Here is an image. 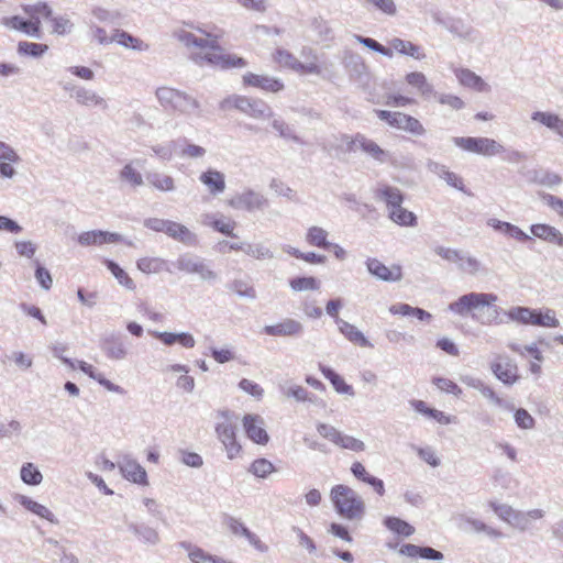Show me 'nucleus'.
Returning a JSON list of instances; mask_svg holds the SVG:
<instances>
[{
  "label": "nucleus",
  "instance_id": "1",
  "mask_svg": "<svg viewBox=\"0 0 563 563\" xmlns=\"http://www.w3.org/2000/svg\"><path fill=\"white\" fill-rule=\"evenodd\" d=\"M196 31L197 33L181 31L177 36L189 49L191 59L197 64H210L221 69L244 68L247 65L245 58L220 46L221 32L203 31L201 29Z\"/></svg>",
  "mask_w": 563,
  "mask_h": 563
},
{
  "label": "nucleus",
  "instance_id": "2",
  "mask_svg": "<svg viewBox=\"0 0 563 563\" xmlns=\"http://www.w3.org/2000/svg\"><path fill=\"white\" fill-rule=\"evenodd\" d=\"M330 499L336 514L343 519L350 521L362 520L366 506L362 496L353 488L338 484L331 488Z\"/></svg>",
  "mask_w": 563,
  "mask_h": 563
},
{
  "label": "nucleus",
  "instance_id": "3",
  "mask_svg": "<svg viewBox=\"0 0 563 563\" xmlns=\"http://www.w3.org/2000/svg\"><path fill=\"white\" fill-rule=\"evenodd\" d=\"M156 98L162 108L172 114L189 115L199 110V101L185 91L163 86L156 89Z\"/></svg>",
  "mask_w": 563,
  "mask_h": 563
},
{
  "label": "nucleus",
  "instance_id": "4",
  "mask_svg": "<svg viewBox=\"0 0 563 563\" xmlns=\"http://www.w3.org/2000/svg\"><path fill=\"white\" fill-rule=\"evenodd\" d=\"M22 10L30 20H23L18 15L9 16L2 20L3 25L29 35L40 36L41 18L48 19L52 15L49 5L46 2H37L35 4L22 5Z\"/></svg>",
  "mask_w": 563,
  "mask_h": 563
},
{
  "label": "nucleus",
  "instance_id": "5",
  "mask_svg": "<svg viewBox=\"0 0 563 563\" xmlns=\"http://www.w3.org/2000/svg\"><path fill=\"white\" fill-rule=\"evenodd\" d=\"M489 368L493 375L505 386H514L521 379L519 366L509 355L497 354L490 362Z\"/></svg>",
  "mask_w": 563,
  "mask_h": 563
},
{
  "label": "nucleus",
  "instance_id": "6",
  "mask_svg": "<svg viewBox=\"0 0 563 563\" xmlns=\"http://www.w3.org/2000/svg\"><path fill=\"white\" fill-rule=\"evenodd\" d=\"M454 143L456 146L466 152L484 156H495L501 154L505 151L501 144L488 137H455Z\"/></svg>",
  "mask_w": 563,
  "mask_h": 563
},
{
  "label": "nucleus",
  "instance_id": "7",
  "mask_svg": "<svg viewBox=\"0 0 563 563\" xmlns=\"http://www.w3.org/2000/svg\"><path fill=\"white\" fill-rule=\"evenodd\" d=\"M497 300V296L485 292H471L460 297L451 305V310L459 314H465L475 309L493 305Z\"/></svg>",
  "mask_w": 563,
  "mask_h": 563
},
{
  "label": "nucleus",
  "instance_id": "8",
  "mask_svg": "<svg viewBox=\"0 0 563 563\" xmlns=\"http://www.w3.org/2000/svg\"><path fill=\"white\" fill-rule=\"evenodd\" d=\"M273 60L278 66L289 68L300 75H319L321 73V67L318 63L312 62L309 64H302L290 52L283 48H278L273 53Z\"/></svg>",
  "mask_w": 563,
  "mask_h": 563
},
{
  "label": "nucleus",
  "instance_id": "9",
  "mask_svg": "<svg viewBox=\"0 0 563 563\" xmlns=\"http://www.w3.org/2000/svg\"><path fill=\"white\" fill-rule=\"evenodd\" d=\"M244 431L247 438L254 443L265 445L269 441V435L265 430L264 419L260 415L247 413L242 419Z\"/></svg>",
  "mask_w": 563,
  "mask_h": 563
},
{
  "label": "nucleus",
  "instance_id": "10",
  "mask_svg": "<svg viewBox=\"0 0 563 563\" xmlns=\"http://www.w3.org/2000/svg\"><path fill=\"white\" fill-rule=\"evenodd\" d=\"M242 84L244 87L258 88L265 92H279L284 89V82L275 77L267 75H260L254 73H246L242 76Z\"/></svg>",
  "mask_w": 563,
  "mask_h": 563
},
{
  "label": "nucleus",
  "instance_id": "11",
  "mask_svg": "<svg viewBox=\"0 0 563 563\" xmlns=\"http://www.w3.org/2000/svg\"><path fill=\"white\" fill-rule=\"evenodd\" d=\"M319 433L335 443L336 445L352 450L354 452H361L364 450V443L355 438L350 435H344L333 427L328 424H320L318 427Z\"/></svg>",
  "mask_w": 563,
  "mask_h": 563
},
{
  "label": "nucleus",
  "instance_id": "12",
  "mask_svg": "<svg viewBox=\"0 0 563 563\" xmlns=\"http://www.w3.org/2000/svg\"><path fill=\"white\" fill-rule=\"evenodd\" d=\"M122 241L119 233L108 232L102 230L86 231L79 234L78 243L82 246L114 244Z\"/></svg>",
  "mask_w": 563,
  "mask_h": 563
},
{
  "label": "nucleus",
  "instance_id": "13",
  "mask_svg": "<svg viewBox=\"0 0 563 563\" xmlns=\"http://www.w3.org/2000/svg\"><path fill=\"white\" fill-rule=\"evenodd\" d=\"M366 265L371 274L385 282H397L402 277V268L400 265L386 266L377 258H368Z\"/></svg>",
  "mask_w": 563,
  "mask_h": 563
},
{
  "label": "nucleus",
  "instance_id": "14",
  "mask_svg": "<svg viewBox=\"0 0 563 563\" xmlns=\"http://www.w3.org/2000/svg\"><path fill=\"white\" fill-rule=\"evenodd\" d=\"M357 146L364 153L379 163H384L389 158L387 151L382 148L375 141L367 139L365 135L357 133L351 141V147Z\"/></svg>",
  "mask_w": 563,
  "mask_h": 563
},
{
  "label": "nucleus",
  "instance_id": "15",
  "mask_svg": "<svg viewBox=\"0 0 563 563\" xmlns=\"http://www.w3.org/2000/svg\"><path fill=\"white\" fill-rule=\"evenodd\" d=\"M508 347L516 354L525 357L526 355H530L534 361L530 363L529 371L539 376L542 372L541 364L544 360L542 351L537 346L536 343L521 346L518 343H510Z\"/></svg>",
  "mask_w": 563,
  "mask_h": 563
},
{
  "label": "nucleus",
  "instance_id": "16",
  "mask_svg": "<svg viewBox=\"0 0 563 563\" xmlns=\"http://www.w3.org/2000/svg\"><path fill=\"white\" fill-rule=\"evenodd\" d=\"M263 332L271 336H298L302 332V324L291 318H287L276 324L265 325Z\"/></svg>",
  "mask_w": 563,
  "mask_h": 563
},
{
  "label": "nucleus",
  "instance_id": "17",
  "mask_svg": "<svg viewBox=\"0 0 563 563\" xmlns=\"http://www.w3.org/2000/svg\"><path fill=\"white\" fill-rule=\"evenodd\" d=\"M180 547L188 552V558L192 563H234L233 561L210 554L203 549L192 545L189 542H181Z\"/></svg>",
  "mask_w": 563,
  "mask_h": 563
},
{
  "label": "nucleus",
  "instance_id": "18",
  "mask_svg": "<svg viewBox=\"0 0 563 563\" xmlns=\"http://www.w3.org/2000/svg\"><path fill=\"white\" fill-rule=\"evenodd\" d=\"M199 180L207 187L209 194L217 196L225 190V176L216 169H207L201 173Z\"/></svg>",
  "mask_w": 563,
  "mask_h": 563
},
{
  "label": "nucleus",
  "instance_id": "19",
  "mask_svg": "<svg viewBox=\"0 0 563 563\" xmlns=\"http://www.w3.org/2000/svg\"><path fill=\"white\" fill-rule=\"evenodd\" d=\"M530 231L536 238L563 247V233L556 228L545 223H537L531 225Z\"/></svg>",
  "mask_w": 563,
  "mask_h": 563
},
{
  "label": "nucleus",
  "instance_id": "20",
  "mask_svg": "<svg viewBox=\"0 0 563 563\" xmlns=\"http://www.w3.org/2000/svg\"><path fill=\"white\" fill-rule=\"evenodd\" d=\"M120 471L124 478L135 484H147V475L145 470L136 463V460H123L119 464Z\"/></svg>",
  "mask_w": 563,
  "mask_h": 563
},
{
  "label": "nucleus",
  "instance_id": "21",
  "mask_svg": "<svg viewBox=\"0 0 563 563\" xmlns=\"http://www.w3.org/2000/svg\"><path fill=\"white\" fill-rule=\"evenodd\" d=\"M455 76L460 84L478 92L488 91V85L475 73L466 68L456 69Z\"/></svg>",
  "mask_w": 563,
  "mask_h": 563
},
{
  "label": "nucleus",
  "instance_id": "22",
  "mask_svg": "<svg viewBox=\"0 0 563 563\" xmlns=\"http://www.w3.org/2000/svg\"><path fill=\"white\" fill-rule=\"evenodd\" d=\"M16 500L19 501L20 505H22L26 510L31 511L32 514L43 519H46L52 523L57 522V519L55 518L54 514L46 506L24 495H19L16 497Z\"/></svg>",
  "mask_w": 563,
  "mask_h": 563
},
{
  "label": "nucleus",
  "instance_id": "23",
  "mask_svg": "<svg viewBox=\"0 0 563 563\" xmlns=\"http://www.w3.org/2000/svg\"><path fill=\"white\" fill-rule=\"evenodd\" d=\"M220 416L223 418V422L218 423L216 431L220 440L225 446H235V428L232 423L228 412H221Z\"/></svg>",
  "mask_w": 563,
  "mask_h": 563
},
{
  "label": "nucleus",
  "instance_id": "24",
  "mask_svg": "<svg viewBox=\"0 0 563 563\" xmlns=\"http://www.w3.org/2000/svg\"><path fill=\"white\" fill-rule=\"evenodd\" d=\"M388 48H390L393 53L397 52L402 55L411 56L416 59H421L424 57V53L422 52L420 46L398 37H395L389 41Z\"/></svg>",
  "mask_w": 563,
  "mask_h": 563
},
{
  "label": "nucleus",
  "instance_id": "25",
  "mask_svg": "<svg viewBox=\"0 0 563 563\" xmlns=\"http://www.w3.org/2000/svg\"><path fill=\"white\" fill-rule=\"evenodd\" d=\"M75 99L79 104L85 107L107 108V102L102 97L97 95L95 91L82 87L76 90Z\"/></svg>",
  "mask_w": 563,
  "mask_h": 563
},
{
  "label": "nucleus",
  "instance_id": "26",
  "mask_svg": "<svg viewBox=\"0 0 563 563\" xmlns=\"http://www.w3.org/2000/svg\"><path fill=\"white\" fill-rule=\"evenodd\" d=\"M532 120L538 121L544 126L555 131L563 136V119L555 113L537 111L532 114Z\"/></svg>",
  "mask_w": 563,
  "mask_h": 563
},
{
  "label": "nucleus",
  "instance_id": "27",
  "mask_svg": "<svg viewBox=\"0 0 563 563\" xmlns=\"http://www.w3.org/2000/svg\"><path fill=\"white\" fill-rule=\"evenodd\" d=\"M532 321V325L543 328H558L560 325L555 311L549 308L539 310L533 309Z\"/></svg>",
  "mask_w": 563,
  "mask_h": 563
},
{
  "label": "nucleus",
  "instance_id": "28",
  "mask_svg": "<svg viewBox=\"0 0 563 563\" xmlns=\"http://www.w3.org/2000/svg\"><path fill=\"white\" fill-rule=\"evenodd\" d=\"M320 371L323 374V376L330 380L333 388L339 394H346V395L354 394L353 387L351 385L346 384L344 378L342 376H340L339 374H336L333 369H331L330 367L320 365Z\"/></svg>",
  "mask_w": 563,
  "mask_h": 563
},
{
  "label": "nucleus",
  "instance_id": "29",
  "mask_svg": "<svg viewBox=\"0 0 563 563\" xmlns=\"http://www.w3.org/2000/svg\"><path fill=\"white\" fill-rule=\"evenodd\" d=\"M376 195L386 202L389 210L399 207L404 201V196L400 190L388 185L379 187Z\"/></svg>",
  "mask_w": 563,
  "mask_h": 563
},
{
  "label": "nucleus",
  "instance_id": "30",
  "mask_svg": "<svg viewBox=\"0 0 563 563\" xmlns=\"http://www.w3.org/2000/svg\"><path fill=\"white\" fill-rule=\"evenodd\" d=\"M329 233L321 227H310L306 234V241L309 245L328 250L331 243L328 241Z\"/></svg>",
  "mask_w": 563,
  "mask_h": 563
},
{
  "label": "nucleus",
  "instance_id": "31",
  "mask_svg": "<svg viewBox=\"0 0 563 563\" xmlns=\"http://www.w3.org/2000/svg\"><path fill=\"white\" fill-rule=\"evenodd\" d=\"M103 264L111 272V274L115 277L118 283L125 287L129 290H135L136 285L132 277L123 269L121 268L115 262L111 260H104Z\"/></svg>",
  "mask_w": 563,
  "mask_h": 563
},
{
  "label": "nucleus",
  "instance_id": "32",
  "mask_svg": "<svg viewBox=\"0 0 563 563\" xmlns=\"http://www.w3.org/2000/svg\"><path fill=\"white\" fill-rule=\"evenodd\" d=\"M351 472L357 479L363 481L373 486L377 494H384L385 489L383 481L369 475L366 472L365 467L360 462H356L352 465Z\"/></svg>",
  "mask_w": 563,
  "mask_h": 563
},
{
  "label": "nucleus",
  "instance_id": "33",
  "mask_svg": "<svg viewBox=\"0 0 563 563\" xmlns=\"http://www.w3.org/2000/svg\"><path fill=\"white\" fill-rule=\"evenodd\" d=\"M340 331L349 339L352 343L366 347L371 346V343L366 340L364 334L353 324L339 320Z\"/></svg>",
  "mask_w": 563,
  "mask_h": 563
},
{
  "label": "nucleus",
  "instance_id": "34",
  "mask_svg": "<svg viewBox=\"0 0 563 563\" xmlns=\"http://www.w3.org/2000/svg\"><path fill=\"white\" fill-rule=\"evenodd\" d=\"M78 367L87 374L89 377L97 380L100 385L107 388L110 391L114 393H123L122 388L118 385H114L110 380L106 379L101 373H97L95 367L91 364H88L84 361L78 362Z\"/></svg>",
  "mask_w": 563,
  "mask_h": 563
},
{
  "label": "nucleus",
  "instance_id": "35",
  "mask_svg": "<svg viewBox=\"0 0 563 563\" xmlns=\"http://www.w3.org/2000/svg\"><path fill=\"white\" fill-rule=\"evenodd\" d=\"M112 42H117L118 44L133 48L137 51H143L147 48V45L140 38L132 36L131 34L117 30L114 34L111 36Z\"/></svg>",
  "mask_w": 563,
  "mask_h": 563
},
{
  "label": "nucleus",
  "instance_id": "36",
  "mask_svg": "<svg viewBox=\"0 0 563 563\" xmlns=\"http://www.w3.org/2000/svg\"><path fill=\"white\" fill-rule=\"evenodd\" d=\"M129 530L145 543L155 545L159 542L158 532L148 526H139L135 523H130Z\"/></svg>",
  "mask_w": 563,
  "mask_h": 563
},
{
  "label": "nucleus",
  "instance_id": "37",
  "mask_svg": "<svg viewBox=\"0 0 563 563\" xmlns=\"http://www.w3.org/2000/svg\"><path fill=\"white\" fill-rule=\"evenodd\" d=\"M389 218L399 225L413 227L417 223V217L401 205L389 210Z\"/></svg>",
  "mask_w": 563,
  "mask_h": 563
},
{
  "label": "nucleus",
  "instance_id": "38",
  "mask_svg": "<svg viewBox=\"0 0 563 563\" xmlns=\"http://www.w3.org/2000/svg\"><path fill=\"white\" fill-rule=\"evenodd\" d=\"M20 476L23 483L31 486L41 484L43 475L38 467L31 462L24 463L20 470Z\"/></svg>",
  "mask_w": 563,
  "mask_h": 563
},
{
  "label": "nucleus",
  "instance_id": "39",
  "mask_svg": "<svg viewBox=\"0 0 563 563\" xmlns=\"http://www.w3.org/2000/svg\"><path fill=\"white\" fill-rule=\"evenodd\" d=\"M137 268L144 274H157L165 269L166 262L159 257H142L136 262Z\"/></svg>",
  "mask_w": 563,
  "mask_h": 563
},
{
  "label": "nucleus",
  "instance_id": "40",
  "mask_svg": "<svg viewBox=\"0 0 563 563\" xmlns=\"http://www.w3.org/2000/svg\"><path fill=\"white\" fill-rule=\"evenodd\" d=\"M162 229L163 232L181 242H186L191 239L190 231L180 223L167 221V223H162Z\"/></svg>",
  "mask_w": 563,
  "mask_h": 563
},
{
  "label": "nucleus",
  "instance_id": "41",
  "mask_svg": "<svg viewBox=\"0 0 563 563\" xmlns=\"http://www.w3.org/2000/svg\"><path fill=\"white\" fill-rule=\"evenodd\" d=\"M294 291H316L320 288V282L312 276L295 277L289 280Z\"/></svg>",
  "mask_w": 563,
  "mask_h": 563
},
{
  "label": "nucleus",
  "instance_id": "42",
  "mask_svg": "<svg viewBox=\"0 0 563 563\" xmlns=\"http://www.w3.org/2000/svg\"><path fill=\"white\" fill-rule=\"evenodd\" d=\"M278 466H275L271 460H253L249 467V472L258 478H266L269 474L277 472Z\"/></svg>",
  "mask_w": 563,
  "mask_h": 563
},
{
  "label": "nucleus",
  "instance_id": "43",
  "mask_svg": "<svg viewBox=\"0 0 563 563\" xmlns=\"http://www.w3.org/2000/svg\"><path fill=\"white\" fill-rule=\"evenodd\" d=\"M437 174L449 186H451L460 191H464V192L466 191L462 177L460 175H457L456 173L449 170L445 166H438Z\"/></svg>",
  "mask_w": 563,
  "mask_h": 563
},
{
  "label": "nucleus",
  "instance_id": "44",
  "mask_svg": "<svg viewBox=\"0 0 563 563\" xmlns=\"http://www.w3.org/2000/svg\"><path fill=\"white\" fill-rule=\"evenodd\" d=\"M385 526L397 534L409 537L415 532V528L402 519L397 517H387Z\"/></svg>",
  "mask_w": 563,
  "mask_h": 563
},
{
  "label": "nucleus",
  "instance_id": "45",
  "mask_svg": "<svg viewBox=\"0 0 563 563\" xmlns=\"http://www.w3.org/2000/svg\"><path fill=\"white\" fill-rule=\"evenodd\" d=\"M150 184L161 191H172L175 188L173 177L162 173H154L148 176Z\"/></svg>",
  "mask_w": 563,
  "mask_h": 563
},
{
  "label": "nucleus",
  "instance_id": "46",
  "mask_svg": "<svg viewBox=\"0 0 563 563\" xmlns=\"http://www.w3.org/2000/svg\"><path fill=\"white\" fill-rule=\"evenodd\" d=\"M406 81L408 85L417 88L422 95L432 92V87L428 84L426 76L420 71L407 74Z\"/></svg>",
  "mask_w": 563,
  "mask_h": 563
},
{
  "label": "nucleus",
  "instance_id": "47",
  "mask_svg": "<svg viewBox=\"0 0 563 563\" xmlns=\"http://www.w3.org/2000/svg\"><path fill=\"white\" fill-rule=\"evenodd\" d=\"M244 113L255 119H262L271 115V109L264 101L250 98Z\"/></svg>",
  "mask_w": 563,
  "mask_h": 563
},
{
  "label": "nucleus",
  "instance_id": "48",
  "mask_svg": "<svg viewBox=\"0 0 563 563\" xmlns=\"http://www.w3.org/2000/svg\"><path fill=\"white\" fill-rule=\"evenodd\" d=\"M48 49V46L46 44L42 43H33V42H26L22 41L18 44V53L20 55H29L33 57H38L46 53Z\"/></svg>",
  "mask_w": 563,
  "mask_h": 563
},
{
  "label": "nucleus",
  "instance_id": "49",
  "mask_svg": "<svg viewBox=\"0 0 563 563\" xmlns=\"http://www.w3.org/2000/svg\"><path fill=\"white\" fill-rule=\"evenodd\" d=\"M508 317L518 323L532 325L533 309L526 307H514L508 311Z\"/></svg>",
  "mask_w": 563,
  "mask_h": 563
},
{
  "label": "nucleus",
  "instance_id": "50",
  "mask_svg": "<svg viewBox=\"0 0 563 563\" xmlns=\"http://www.w3.org/2000/svg\"><path fill=\"white\" fill-rule=\"evenodd\" d=\"M432 384L443 393L452 394L456 397L462 395V388L452 379L445 377H433Z\"/></svg>",
  "mask_w": 563,
  "mask_h": 563
},
{
  "label": "nucleus",
  "instance_id": "51",
  "mask_svg": "<svg viewBox=\"0 0 563 563\" xmlns=\"http://www.w3.org/2000/svg\"><path fill=\"white\" fill-rule=\"evenodd\" d=\"M249 100H250V98H247L245 96L233 95V96L225 98L221 102V109H223V110L238 109L241 112H244L249 106Z\"/></svg>",
  "mask_w": 563,
  "mask_h": 563
},
{
  "label": "nucleus",
  "instance_id": "52",
  "mask_svg": "<svg viewBox=\"0 0 563 563\" xmlns=\"http://www.w3.org/2000/svg\"><path fill=\"white\" fill-rule=\"evenodd\" d=\"M106 354L110 358L121 360L125 356L126 351L124 344L115 339L108 340L104 347Z\"/></svg>",
  "mask_w": 563,
  "mask_h": 563
},
{
  "label": "nucleus",
  "instance_id": "53",
  "mask_svg": "<svg viewBox=\"0 0 563 563\" xmlns=\"http://www.w3.org/2000/svg\"><path fill=\"white\" fill-rule=\"evenodd\" d=\"M465 522L467 523V526L470 527V529L474 532H484L486 533L487 536L489 537H494V538H499L501 537V532L487 526L486 523H484L483 521L478 520V519H472V518H467L465 520Z\"/></svg>",
  "mask_w": 563,
  "mask_h": 563
},
{
  "label": "nucleus",
  "instance_id": "54",
  "mask_svg": "<svg viewBox=\"0 0 563 563\" xmlns=\"http://www.w3.org/2000/svg\"><path fill=\"white\" fill-rule=\"evenodd\" d=\"M376 114L380 120L386 121L390 126L402 129V118L405 117V113L377 110Z\"/></svg>",
  "mask_w": 563,
  "mask_h": 563
},
{
  "label": "nucleus",
  "instance_id": "55",
  "mask_svg": "<svg viewBox=\"0 0 563 563\" xmlns=\"http://www.w3.org/2000/svg\"><path fill=\"white\" fill-rule=\"evenodd\" d=\"M489 506L501 520L510 525L516 512V509H514L509 505L497 504L496 501H489Z\"/></svg>",
  "mask_w": 563,
  "mask_h": 563
},
{
  "label": "nucleus",
  "instance_id": "56",
  "mask_svg": "<svg viewBox=\"0 0 563 563\" xmlns=\"http://www.w3.org/2000/svg\"><path fill=\"white\" fill-rule=\"evenodd\" d=\"M356 40L362 43L364 46L384 55V56H387V57H391L393 56V51L384 45H382L380 43H378L377 41H375L374 38H371V37H363L361 35H356L355 36Z\"/></svg>",
  "mask_w": 563,
  "mask_h": 563
},
{
  "label": "nucleus",
  "instance_id": "57",
  "mask_svg": "<svg viewBox=\"0 0 563 563\" xmlns=\"http://www.w3.org/2000/svg\"><path fill=\"white\" fill-rule=\"evenodd\" d=\"M514 418L520 429H532L536 424L534 418L523 408L517 409Z\"/></svg>",
  "mask_w": 563,
  "mask_h": 563
},
{
  "label": "nucleus",
  "instance_id": "58",
  "mask_svg": "<svg viewBox=\"0 0 563 563\" xmlns=\"http://www.w3.org/2000/svg\"><path fill=\"white\" fill-rule=\"evenodd\" d=\"M224 525L234 536L245 537L250 529L239 519L232 516H225Z\"/></svg>",
  "mask_w": 563,
  "mask_h": 563
},
{
  "label": "nucleus",
  "instance_id": "59",
  "mask_svg": "<svg viewBox=\"0 0 563 563\" xmlns=\"http://www.w3.org/2000/svg\"><path fill=\"white\" fill-rule=\"evenodd\" d=\"M121 178L129 181L133 186H140L143 184L141 174L131 165L126 164L121 170Z\"/></svg>",
  "mask_w": 563,
  "mask_h": 563
},
{
  "label": "nucleus",
  "instance_id": "60",
  "mask_svg": "<svg viewBox=\"0 0 563 563\" xmlns=\"http://www.w3.org/2000/svg\"><path fill=\"white\" fill-rule=\"evenodd\" d=\"M404 124L402 130L410 132L415 135H422L424 133V128L420 123V121L411 115L405 114L402 118Z\"/></svg>",
  "mask_w": 563,
  "mask_h": 563
},
{
  "label": "nucleus",
  "instance_id": "61",
  "mask_svg": "<svg viewBox=\"0 0 563 563\" xmlns=\"http://www.w3.org/2000/svg\"><path fill=\"white\" fill-rule=\"evenodd\" d=\"M239 387L251 396L261 399L263 397L264 390L263 388L253 380L247 378L241 379L239 383Z\"/></svg>",
  "mask_w": 563,
  "mask_h": 563
},
{
  "label": "nucleus",
  "instance_id": "62",
  "mask_svg": "<svg viewBox=\"0 0 563 563\" xmlns=\"http://www.w3.org/2000/svg\"><path fill=\"white\" fill-rule=\"evenodd\" d=\"M292 531L297 534L298 543L305 548L310 554L316 553L317 547L314 541L306 534L300 528L294 527Z\"/></svg>",
  "mask_w": 563,
  "mask_h": 563
},
{
  "label": "nucleus",
  "instance_id": "63",
  "mask_svg": "<svg viewBox=\"0 0 563 563\" xmlns=\"http://www.w3.org/2000/svg\"><path fill=\"white\" fill-rule=\"evenodd\" d=\"M290 254L296 258L302 260L310 264H323L325 262L324 255H319L313 252L302 253L298 250H294L290 252Z\"/></svg>",
  "mask_w": 563,
  "mask_h": 563
},
{
  "label": "nucleus",
  "instance_id": "64",
  "mask_svg": "<svg viewBox=\"0 0 563 563\" xmlns=\"http://www.w3.org/2000/svg\"><path fill=\"white\" fill-rule=\"evenodd\" d=\"M212 227L214 230L228 235L233 236V230L235 228V222L229 219H218L212 222Z\"/></svg>",
  "mask_w": 563,
  "mask_h": 563
}]
</instances>
